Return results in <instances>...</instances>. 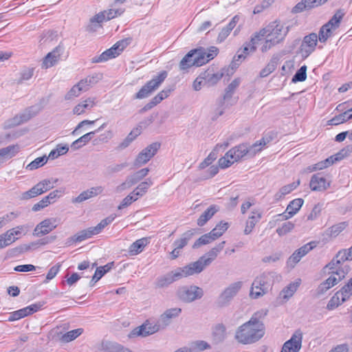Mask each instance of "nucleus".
I'll list each match as a JSON object with an SVG mask.
<instances>
[{
  "label": "nucleus",
  "mask_w": 352,
  "mask_h": 352,
  "mask_svg": "<svg viewBox=\"0 0 352 352\" xmlns=\"http://www.w3.org/2000/svg\"><path fill=\"white\" fill-rule=\"evenodd\" d=\"M264 334V324L256 316H253L236 329L234 339L240 344H250L258 341Z\"/></svg>",
  "instance_id": "nucleus-1"
},
{
  "label": "nucleus",
  "mask_w": 352,
  "mask_h": 352,
  "mask_svg": "<svg viewBox=\"0 0 352 352\" xmlns=\"http://www.w3.org/2000/svg\"><path fill=\"white\" fill-rule=\"evenodd\" d=\"M217 51L215 47H211L208 52L203 48L191 50L180 61L179 69L185 70L192 66H201L213 59Z\"/></svg>",
  "instance_id": "nucleus-2"
},
{
  "label": "nucleus",
  "mask_w": 352,
  "mask_h": 352,
  "mask_svg": "<svg viewBox=\"0 0 352 352\" xmlns=\"http://www.w3.org/2000/svg\"><path fill=\"white\" fill-rule=\"evenodd\" d=\"M289 31V27L278 21L270 23L265 28L261 30L256 34L261 40L266 36L272 40V43L277 44L283 42Z\"/></svg>",
  "instance_id": "nucleus-3"
},
{
  "label": "nucleus",
  "mask_w": 352,
  "mask_h": 352,
  "mask_svg": "<svg viewBox=\"0 0 352 352\" xmlns=\"http://www.w3.org/2000/svg\"><path fill=\"white\" fill-rule=\"evenodd\" d=\"M168 74L166 71H162L157 75L148 81L133 96L134 99H144L150 96L156 91L166 78Z\"/></svg>",
  "instance_id": "nucleus-4"
},
{
  "label": "nucleus",
  "mask_w": 352,
  "mask_h": 352,
  "mask_svg": "<svg viewBox=\"0 0 352 352\" xmlns=\"http://www.w3.org/2000/svg\"><path fill=\"white\" fill-rule=\"evenodd\" d=\"M168 74L166 71H162L157 75L148 81L133 96L134 99H144L150 96L156 91L166 78Z\"/></svg>",
  "instance_id": "nucleus-5"
},
{
  "label": "nucleus",
  "mask_w": 352,
  "mask_h": 352,
  "mask_svg": "<svg viewBox=\"0 0 352 352\" xmlns=\"http://www.w3.org/2000/svg\"><path fill=\"white\" fill-rule=\"evenodd\" d=\"M58 182L57 179H45L32 186L29 190L23 192L21 195V199L28 200L41 195L47 191L52 189L54 184Z\"/></svg>",
  "instance_id": "nucleus-6"
},
{
  "label": "nucleus",
  "mask_w": 352,
  "mask_h": 352,
  "mask_svg": "<svg viewBox=\"0 0 352 352\" xmlns=\"http://www.w3.org/2000/svg\"><path fill=\"white\" fill-rule=\"evenodd\" d=\"M243 285V282L237 281L226 287L218 296L216 304L218 307L228 306L233 298L237 295Z\"/></svg>",
  "instance_id": "nucleus-7"
},
{
  "label": "nucleus",
  "mask_w": 352,
  "mask_h": 352,
  "mask_svg": "<svg viewBox=\"0 0 352 352\" xmlns=\"http://www.w3.org/2000/svg\"><path fill=\"white\" fill-rule=\"evenodd\" d=\"M163 329L159 322H153L146 320L142 325L133 329L129 334V338L146 337Z\"/></svg>",
  "instance_id": "nucleus-8"
},
{
  "label": "nucleus",
  "mask_w": 352,
  "mask_h": 352,
  "mask_svg": "<svg viewBox=\"0 0 352 352\" xmlns=\"http://www.w3.org/2000/svg\"><path fill=\"white\" fill-rule=\"evenodd\" d=\"M177 295L182 301L191 302L200 299L204 295V291L195 285L184 286L178 289Z\"/></svg>",
  "instance_id": "nucleus-9"
},
{
  "label": "nucleus",
  "mask_w": 352,
  "mask_h": 352,
  "mask_svg": "<svg viewBox=\"0 0 352 352\" xmlns=\"http://www.w3.org/2000/svg\"><path fill=\"white\" fill-rule=\"evenodd\" d=\"M160 147V144L154 142L145 148H144L136 157L133 165L135 167H140L147 163L157 152Z\"/></svg>",
  "instance_id": "nucleus-10"
},
{
  "label": "nucleus",
  "mask_w": 352,
  "mask_h": 352,
  "mask_svg": "<svg viewBox=\"0 0 352 352\" xmlns=\"http://www.w3.org/2000/svg\"><path fill=\"white\" fill-rule=\"evenodd\" d=\"M126 46L124 41L117 42L113 47L102 52L100 56L93 58V63L105 62L118 56Z\"/></svg>",
  "instance_id": "nucleus-11"
},
{
  "label": "nucleus",
  "mask_w": 352,
  "mask_h": 352,
  "mask_svg": "<svg viewBox=\"0 0 352 352\" xmlns=\"http://www.w3.org/2000/svg\"><path fill=\"white\" fill-rule=\"evenodd\" d=\"M318 40V35L316 33H311L304 37L300 47L302 57H308L315 50Z\"/></svg>",
  "instance_id": "nucleus-12"
},
{
  "label": "nucleus",
  "mask_w": 352,
  "mask_h": 352,
  "mask_svg": "<svg viewBox=\"0 0 352 352\" xmlns=\"http://www.w3.org/2000/svg\"><path fill=\"white\" fill-rule=\"evenodd\" d=\"M207 265L204 262L203 259L200 257L197 261L189 263L188 265L183 267H178L179 272L181 274L182 278L198 274L201 273Z\"/></svg>",
  "instance_id": "nucleus-13"
},
{
  "label": "nucleus",
  "mask_w": 352,
  "mask_h": 352,
  "mask_svg": "<svg viewBox=\"0 0 352 352\" xmlns=\"http://www.w3.org/2000/svg\"><path fill=\"white\" fill-rule=\"evenodd\" d=\"M302 332L296 331L291 338L283 344L280 352H298L302 347Z\"/></svg>",
  "instance_id": "nucleus-14"
},
{
  "label": "nucleus",
  "mask_w": 352,
  "mask_h": 352,
  "mask_svg": "<svg viewBox=\"0 0 352 352\" xmlns=\"http://www.w3.org/2000/svg\"><path fill=\"white\" fill-rule=\"evenodd\" d=\"M261 41L258 35L255 33L251 38L250 41L248 43H246L243 48V52L241 54H238L236 56L234 57V60L231 64V69L232 70V74H233V70L238 66V64L235 63V61H239L241 59H244L245 56L251 52H254L256 50V45Z\"/></svg>",
  "instance_id": "nucleus-15"
},
{
  "label": "nucleus",
  "mask_w": 352,
  "mask_h": 352,
  "mask_svg": "<svg viewBox=\"0 0 352 352\" xmlns=\"http://www.w3.org/2000/svg\"><path fill=\"white\" fill-rule=\"evenodd\" d=\"M316 246V242H309L299 249L296 250L292 256L288 258L287 265L294 267L298 263L302 257L305 256L309 252L313 250Z\"/></svg>",
  "instance_id": "nucleus-16"
},
{
  "label": "nucleus",
  "mask_w": 352,
  "mask_h": 352,
  "mask_svg": "<svg viewBox=\"0 0 352 352\" xmlns=\"http://www.w3.org/2000/svg\"><path fill=\"white\" fill-rule=\"evenodd\" d=\"M56 219L54 218L45 219L39 223L34 228L33 234L36 236L45 235L57 227Z\"/></svg>",
  "instance_id": "nucleus-17"
},
{
  "label": "nucleus",
  "mask_w": 352,
  "mask_h": 352,
  "mask_svg": "<svg viewBox=\"0 0 352 352\" xmlns=\"http://www.w3.org/2000/svg\"><path fill=\"white\" fill-rule=\"evenodd\" d=\"M52 333H54L53 339H56L60 342L67 343L74 340L83 333V329L78 328L69 331L65 333H62L58 331V329H54Z\"/></svg>",
  "instance_id": "nucleus-18"
},
{
  "label": "nucleus",
  "mask_w": 352,
  "mask_h": 352,
  "mask_svg": "<svg viewBox=\"0 0 352 352\" xmlns=\"http://www.w3.org/2000/svg\"><path fill=\"white\" fill-rule=\"evenodd\" d=\"M181 278V274L177 268L174 271L158 277L155 281V286L158 288H164Z\"/></svg>",
  "instance_id": "nucleus-19"
},
{
  "label": "nucleus",
  "mask_w": 352,
  "mask_h": 352,
  "mask_svg": "<svg viewBox=\"0 0 352 352\" xmlns=\"http://www.w3.org/2000/svg\"><path fill=\"white\" fill-rule=\"evenodd\" d=\"M304 201L302 199L298 198L292 201L287 206L286 210L283 214L278 216L280 217V220H287L294 216L300 209Z\"/></svg>",
  "instance_id": "nucleus-20"
},
{
  "label": "nucleus",
  "mask_w": 352,
  "mask_h": 352,
  "mask_svg": "<svg viewBox=\"0 0 352 352\" xmlns=\"http://www.w3.org/2000/svg\"><path fill=\"white\" fill-rule=\"evenodd\" d=\"M329 0H302L292 9L293 13H299L324 5Z\"/></svg>",
  "instance_id": "nucleus-21"
},
{
  "label": "nucleus",
  "mask_w": 352,
  "mask_h": 352,
  "mask_svg": "<svg viewBox=\"0 0 352 352\" xmlns=\"http://www.w3.org/2000/svg\"><path fill=\"white\" fill-rule=\"evenodd\" d=\"M309 186L314 191H324L329 187L330 183L320 173H317L311 177Z\"/></svg>",
  "instance_id": "nucleus-22"
},
{
  "label": "nucleus",
  "mask_w": 352,
  "mask_h": 352,
  "mask_svg": "<svg viewBox=\"0 0 352 352\" xmlns=\"http://www.w3.org/2000/svg\"><path fill=\"white\" fill-rule=\"evenodd\" d=\"M182 309L178 307L170 308L166 310L160 317L159 322L164 329L171 322L172 319L177 318L181 314Z\"/></svg>",
  "instance_id": "nucleus-23"
},
{
  "label": "nucleus",
  "mask_w": 352,
  "mask_h": 352,
  "mask_svg": "<svg viewBox=\"0 0 352 352\" xmlns=\"http://www.w3.org/2000/svg\"><path fill=\"white\" fill-rule=\"evenodd\" d=\"M230 153H233L236 162L244 156L248 155L250 157L255 155V151L248 147L246 144H241L230 149Z\"/></svg>",
  "instance_id": "nucleus-24"
},
{
  "label": "nucleus",
  "mask_w": 352,
  "mask_h": 352,
  "mask_svg": "<svg viewBox=\"0 0 352 352\" xmlns=\"http://www.w3.org/2000/svg\"><path fill=\"white\" fill-rule=\"evenodd\" d=\"M96 104V101L95 98H87L74 107L73 113L78 116L81 115L84 113L86 110L91 109Z\"/></svg>",
  "instance_id": "nucleus-25"
},
{
  "label": "nucleus",
  "mask_w": 352,
  "mask_h": 352,
  "mask_svg": "<svg viewBox=\"0 0 352 352\" xmlns=\"http://www.w3.org/2000/svg\"><path fill=\"white\" fill-rule=\"evenodd\" d=\"M226 242L222 241L212 248L208 252L201 256L205 264L208 266L217 258L219 252L224 248Z\"/></svg>",
  "instance_id": "nucleus-26"
},
{
  "label": "nucleus",
  "mask_w": 352,
  "mask_h": 352,
  "mask_svg": "<svg viewBox=\"0 0 352 352\" xmlns=\"http://www.w3.org/2000/svg\"><path fill=\"white\" fill-rule=\"evenodd\" d=\"M227 338L226 328L222 324H217L212 333V342L216 344L223 342Z\"/></svg>",
  "instance_id": "nucleus-27"
},
{
  "label": "nucleus",
  "mask_w": 352,
  "mask_h": 352,
  "mask_svg": "<svg viewBox=\"0 0 352 352\" xmlns=\"http://www.w3.org/2000/svg\"><path fill=\"white\" fill-rule=\"evenodd\" d=\"M240 19V16L239 15H235L228 24V25L225 28H223L220 32L219 33L217 41L219 42L224 41L226 38L230 35L231 31L234 28L236 25L237 23Z\"/></svg>",
  "instance_id": "nucleus-28"
},
{
  "label": "nucleus",
  "mask_w": 352,
  "mask_h": 352,
  "mask_svg": "<svg viewBox=\"0 0 352 352\" xmlns=\"http://www.w3.org/2000/svg\"><path fill=\"white\" fill-rule=\"evenodd\" d=\"M102 78V74H94L91 76H88L86 78L80 80L79 85H80L83 89L84 92L88 91L91 87L97 84L100 80Z\"/></svg>",
  "instance_id": "nucleus-29"
},
{
  "label": "nucleus",
  "mask_w": 352,
  "mask_h": 352,
  "mask_svg": "<svg viewBox=\"0 0 352 352\" xmlns=\"http://www.w3.org/2000/svg\"><path fill=\"white\" fill-rule=\"evenodd\" d=\"M261 217H262L261 213L259 211H258V210L252 211L251 214L249 216V217L246 221L245 227V229L243 231L245 234H249L252 232L255 225L261 219Z\"/></svg>",
  "instance_id": "nucleus-30"
},
{
  "label": "nucleus",
  "mask_w": 352,
  "mask_h": 352,
  "mask_svg": "<svg viewBox=\"0 0 352 352\" xmlns=\"http://www.w3.org/2000/svg\"><path fill=\"white\" fill-rule=\"evenodd\" d=\"M106 20L105 14L103 11L94 15L89 20V23L87 26L88 32H95L101 27V23Z\"/></svg>",
  "instance_id": "nucleus-31"
},
{
  "label": "nucleus",
  "mask_w": 352,
  "mask_h": 352,
  "mask_svg": "<svg viewBox=\"0 0 352 352\" xmlns=\"http://www.w3.org/2000/svg\"><path fill=\"white\" fill-rule=\"evenodd\" d=\"M275 275L276 273L273 272H264L261 274L260 276H257L254 279V281H258V283L260 282V287H261L267 292L272 284L273 278Z\"/></svg>",
  "instance_id": "nucleus-32"
},
{
  "label": "nucleus",
  "mask_w": 352,
  "mask_h": 352,
  "mask_svg": "<svg viewBox=\"0 0 352 352\" xmlns=\"http://www.w3.org/2000/svg\"><path fill=\"white\" fill-rule=\"evenodd\" d=\"M19 146L18 144L9 145L6 147L0 148V157L3 163L14 156H15L19 151Z\"/></svg>",
  "instance_id": "nucleus-33"
},
{
  "label": "nucleus",
  "mask_w": 352,
  "mask_h": 352,
  "mask_svg": "<svg viewBox=\"0 0 352 352\" xmlns=\"http://www.w3.org/2000/svg\"><path fill=\"white\" fill-rule=\"evenodd\" d=\"M219 208L217 206H210L198 218L197 225L199 226H204L208 222V221H209L214 215V214L219 211Z\"/></svg>",
  "instance_id": "nucleus-34"
},
{
  "label": "nucleus",
  "mask_w": 352,
  "mask_h": 352,
  "mask_svg": "<svg viewBox=\"0 0 352 352\" xmlns=\"http://www.w3.org/2000/svg\"><path fill=\"white\" fill-rule=\"evenodd\" d=\"M351 152L352 149L349 148L342 149L340 152L324 160V164H325V166L327 168L332 165L334 162L342 160L348 156Z\"/></svg>",
  "instance_id": "nucleus-35"
},
{
  "label": "nucleus",
  "mask_w": 352,
  "mask_h": 352,
  "mask_svg": "<svg viewBox=\"0 0 352 352\" xmlns=\"http://www.w3.org/2000/svg\"><path fill=\"white\" fill-rule=\"evenodd\" d=\"M113 263H109L104 266H100L97 267L94 275L92 277L91 280L90 281V286L92 287L94 284L99 280L107 272H108L113 267Z\"/></svg>",
  "instance_id": "nucleus-36"
},
{
  "label": "nucleus",
  "mask_w": 352,
  "mask_h": 352,
  "mask_svg": "<svg viewBox=\"0 0 352 352\" xmlns=\"http://www.w3.org/2000/svg\"><path fill=\"white\" fill-rule=\"evenodd\" d=\"M96 234H97V233L94 227H90L87 229L78 232L72 236V239L74 242H81L85 239L91 238L92 236Z\"/></svg>",
  "instance_id": "nucleus-37"
},
{
  "label": "nucleus",
  "mask_w": 352,
  "mask_h": 352,
  "mask_svg": "<svg viewBox=\"0 0 352 352\" xmlns=\"http://www.w3.org/2000/svg\"><path fill=\"white\" fill-rule=\"evenodd\" d=\"M300 185V180L294 182L292 184L283 186L278 192L275 194V199L276 201L280 200L285 195L289 194L292 191L296 189Z\"/></svg>",
  "instance_id": "nucleus-38"
},
{
  "label": "nucleus",
  "mask_w": 352,
  "mask_h": 352,
  "mask_svg": "<svg viewBox=\"0 0 352 352\" xmlns=\"http://www.w3.org/2000/svg\"><path fill=\"white\" fill-rule=\"evenodd\" d=\"M153 185V182L151 179H147L145 182H141L131 192L138 197L144 196L148 191L150 186Z\"/></svg>",
  "instance_id": "nucleus-39"
},
{
  "label": "nucleus",
  "mask_w": 352,
  "mask_h": 352,
  "mask_svg": "<svg viewBox=\"0 0 352 352\" xmlns=\"http://www.w3.org/2000/svg\"><path fill=\"white\" fill-rule=\"evenodd\" d=\"M205 74L204 82L208 86H212L219 82L223 76V73H212L210 71L207 70L202 73Z\"/></svg>",
  "instance_id": "nucleus-40"
},
{
  "label": "nucleus",
  "mask_w": 352,
  "mask_h": 352,
  "mask_svg": "<svg viewBox=\"0 0 352 352\" xmlns=\"http://www.w3.org/2000/svg\"><path fill=\"white\" fill-rule=\"evenodd\" d=\"M59 56L60 54L56 48L46 55L43 62V67L45 68L52 67L58 61Z\"/></svg>",
  "instance_id": "nucleus-41"
},
{
  "label": "nucleus",
  "mask_w": 352,
  "mask_h": 352,
  "mask_svg": "<svg viewBox=\"0 0 352 352\" xmlns=\"http://www.w3.org/2000/svg\"><path fill=\"white\" fill-rule=\"evenodd\" d=\"M148 241L146 238L138 239L133 242L129 247V253L131 255H136L140 253L146 245Z\"/></svg>",
  "instance_id": "nucleus-42"
},
{
  "label": "nucleus",
  "mask_w": 352,
  "mask_h": 352,
  "mask_svg": "<svg viewBox=\"0 0 352 352\" xmlns=\"http://www.w3.org/2000/svg\"><path fill=\"white\" fill-rule=\"evenodd\" d=\"M48 243L45 239H41L36 243H32L30 245H23L19 247H16L12 250L13 254H22L25 252L30 250L32 248H36L38 245H45Z\"/></svg>",
  "instance_id": "nucleus-43"
},
{
  "label": "nucleus",
  "mask_w": 352,
  "mask_h": 352,
  "mask_svg": "<svg viewBox=\"0 0 352 352\" xmlns=\"http://www.w3.org/2000/svg\"><path fill=\"white\" fill-rule=\"evenodd\" d=\"M192 234L193 233L190 230L184 232L179 239L176 240L173 243L174 247L179 250H182L188 244V241L192 238Z\"/></svg>",
  "instance_id": "nucleus-44"
},
{
  "label": "nucleus",
  "mask_w": 352,
  "mask_h": 352,
  "mask_svg": "<svg viewBox=\"0 0 352 352\" xmlns=\"http://www.w3.org/2000/svg\"><path fill=\"white\" fill-rule=\"evenodd\" d=\"M300 284V279H298L296 281L290 283L289 285L285 287L281 292V294L283 295V298L288 300L289 298H291L296 292Z\"/></svg>",
  "instance_id": "nucleus-45"
},
{
  "label": "nucleus",
  "mask_w": 352,
  "mask_h": 352,
  "mask_svg": "<svg viewBox=\"0 0 352 352\" xmlns=\"http://www.w3.org/2000/svg\"><path fill=\"white\" fill-rule=\"evenodd\" d=\"M337 293L341 297L342 302L347 300L352 296V278Z\"/></svg>",
  "instance_id": "nucleus-46"
},
{
  "label": "nucleus",
  "mask_w": 352,
  "mask_h": 352,
  "mask_svg": "<svg viewBox=\"0 0 352 352\" xmlns=\"http://www.w3.org/2000/svg\"><path fill=\"white\" fill-rule=\"evenodd\" d=\"M261 283L258 281H253L252 284V287L250 290V296L253 298H258L261 296H263L267 292L260 287Z\"/></svg>",
  "instance_id": "nucleus-47"
},
{
  "label": "nucleus",
  "mask_w": 352,
  "mask_h": 352,
  "mask_svg": "<svg viewBox=\"0 0 352 352\" xmlns=\"http://www.w3.org/2000/svg\"><path fill=\"white\" fill-rule=\"evenodd\" d=\"M149 169L148 168H142L128 176L133 185L136 184L142 179H143L148 173Z\"/></svg>",
  "instance_id": "nucleus-48"
},
{
  "label": "nucleus",
  "mask_w": 352,
  "mask_h": 352,
  "mask_svg": "<svg viewBox=\"0 0 352 352\" xmlns=\"http://www.w3.org/2000/svg\"><path fill=\"white\" fill-rule=\"evenodd\" d=\"M48 160L46 155L36 158L34 160L28 164L25 168L29 170H33L44 166Z\"/></svg>",
  "instance_id": "nucleus-49"
},
{
  "label": "nucleus",
  "mask_w": 352,
  "mask_h": 352,
  "mask_svg": "<svg viewBox=\"0 0 352 352\" xmlns=\"http://www.w3.org/2000/svg\"><path fill=\"white\" fill-rule=\"evenodd\" d=\"M216 239L214 236L211 234V232L205 234L202 236H201L193 244L192 248H197L201 245H206L212 243V241H215Z\"/></svg>",
  "instance_id": "nucleus-50"
},
{
  "label": "nucleus",
  "mask_w": 352,
  "mask_h": 352,
  "mask_svg": "<svg viewBox=\"0 0 352 352\" xmlns=\"http://www.w3.org/2000/svg\"><path fill=\"white\" fill-rule=\"evenodd\" d=\"M334 30L332 28L328 27V25H324L321 27L319 34L318 35V39L321 43H325L327 39L332 36Z\"/></svg>",
  "instance_id": "nucleus-51"
},
{
  "label": "nucleus",
  "mask_w": 352,
  "mask_h": 352,
  "mask_svg": "<svg viewBox=\"0 0 352 352\" xmlns=\"http://www.w3.org/2000/svg\"><path fill=\"white\" fill-rule=\"evenodd\" d=\"M229 225L227 222L220 221L210 232L216 239L223 235V234L228 230Z\"/></svg>",
  "instance_id": "nucleus-52"
},
{
  "label": "nucleus",
  "mask_w": 352,
  "mask_h": 352,
  "mask_svg": "<svg viewBox=\"0 0 352 352\" xmlns=\"http://www.w3.org/2000/svg\"><path fill=\"white\" fill-rule=\"evenodd\" d=\"M210 349L211 346L207 342L204 340H197L192 343L190 351V352H199Z\"/></svg>",
  "instance_id": "nucleus-53"
},
{
  "label": "nucleus",
  "mask_w": 352,
  "mask_h": 352,
  "mask_svg": "<svg viewBox=\"0 0 352 352\" xmlns=\"http://www.w3.org/2000/svg\"><path fill=\"white\" fill-rule=\"evenodd\" d=\"M346 111H344L342 113L335 116L332 119L328 121L329 125H338L343 123L349 120L352 119V115H348Z\"/></svg>",
  "instance_id": "nucleus-54"
},
{
  "label": "nucleus",
  "mask_w": 352,
  "mask_h": 352,
  "mask_svg": "<svg viewBox=\"0 0 352 352\" xmlns=\"http://www.w3.org/2000/svg\"><path fill=\"white\" fill-rule=\"evenodd\" d=\"M120 344L109 341H103L100 346L102 352H118Z\"/></svg>",
  "instance_id": "nucleus-55"
},
{
  "label": "nucleus",
  "mask_w": 352,
  "mask_h": 352,
  "mask_svg": "<svg viewBox=\"0 0 352 352\" xmlns=\"http://www.w3.org/2000/svg\"><path fill=\"white\" fill-rule=\"evenodd\" d=\"M81 92H84L83 88L79 85V82L74 85L70 90L65 94V99L70 100L80 96Z\"/></svg>",
  "instance_id": "nucleus-56"
},
{
  "label": "nucleus",
  "mask_w": 352,
  "mask_h": 352,
  "mask_svg": "<svg viewBox=\"0 0 352 352\" xmlns=\"http://www.w3.org/2000/svg\"><path fill=\"white\" fill-rule=\"evenodd\" d=\"M343 16L344 13L342 10H339L325 25H328V27L329 26L335 30L337 28H338Z\"/></svg>",
  "instance_id": "nucleus-57"
},
{
  "label": "nucleus",
  "mask_w": 352,
  "mask_h": 352,
  "mask_svg": "<svg viewBox=\"0 0 352 352\" xmlns=\"http://www.w3.org/2000/svg\"><path fill=\"white\" fill-rule=\"evenodd\" d=\"M239 84L240 80L239 78H236L232 81L226 89L223 100L230 99Z\"/></svg>",
  "instance_id": "nucleus-58"
},
{
  "label": "nucleus",
  "mask_w": 352,
  "mask_h": 352,
  "mask_svg": "<svg viewBox=\"0 0 352 352\" xmlns=\"http://www.w3.org/2000/svg\"><path fill=\"white\" fill-rule=\"evenodd\" d=\"M335 257L336 263H341L347 260H352V252H351L350 249L342 250L338 252Z\"/></svg>",
  "instance_id": "nucleus-59"
},
{
  "label": "nucleus",
  "mask_w": 352,
  "mask_h": 352,
  "mask_svg": "<svg viewBox=\"0 0 352 352\" xmlns=\"http://www.w3.org/2000/svg\"><path fill=\"white\" fill-rule=\"evenodd\" d=\"M103 12L105 14L106 20L109 21L111 19H113L122 14L124 12V9L120 8H111L109 10H104Z\"/></svg>",
  "instance_id": "nucleus-60"
},
{
  "label": "nucleus",
  "mask_w": 352,
  "mask_h": 352,
  "mask_svg": "<svg viewBox=\"0 0 352 352\" xmlns=\"http://www.w3.org/2000/svg\"><path fill=\"white\" fill-rule=\"evenodd\" d=\"M116 217V214H111L107 218L102 219L96 226H94V228L97 234H99L107 226L113 222Z\"/></svg>",
  "instance_id": "nucleus-61"
},
{
  "label": "nucleus",
  "mask_w": 352,
  "mask_h": 352,
  "mask_svg": "<svg viewBox=\"0 0 352 352\" xmlns=\"http://www.w3.org/2000/svg\"><path fill=\"white\" fill-rule=\"evenodd\" d=\"M65 193V189L63 188H60L58 189H56L51 192H50L47 196H45L49 204H53L56 201L57 199H59L63 194Z\"/></svg>",
  "instance_id": "nucleus-62"
},
{
  "label": "nucleus",
  "mask_w": 352,
  "mask_h": 352,
  "mask_svg": "<svg viewBox=\"0 0 352 352\" xmlns=\"http://www.w3.org/2000/svg\"><path fill=\"white\" fill-rule=\"evenodd\" d=\"M34 74L33 68H25L20 73V77L16 80L18 84H22L25 81L29 80Z\"/></svg>",
  "instance_id": "nucleus-63"
},
{
  "label": "nucleus",
  "mask_w": 352,
  "mask_h": 352,
  "mask_svg": "<svg viewBox=\"0 0 352 352\" xmlns=\"http://www.w3.org/2000/svg\"><path fill=\"white\" fill-rule=\"evenodd\" d=\"M307 78V66H302L294 74L292 81L293 82H303Z\"/></svg>",
  "instance_id": "nucleus-64"
}]
</instances>
